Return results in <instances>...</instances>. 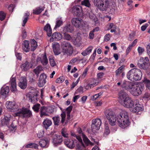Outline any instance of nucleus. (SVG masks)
Here are the masks:
<instances>
[{
    "label": "nucleus",
    "mask_w": 150,
    "mask_h": 150,
    "mask_svg": "<svg viewBox=\"0 0 150 150\" xmlns=\"http://www.w3.org/2000/svg\"><path fill=\"white\" fill-rule=\"evenodd\" d=\"M64 80V77L63 76L60 77L56 80L57 83H60L63 82Z\"/></svg>",
    "instance_id": "5fc2aeb1"
},
{
    "label": "nucleus",
    "mask_w": 150,
    "mask_h": 150,
    "mask_svg": "<svg viewBox=\"0 0 150 150\" xmlns=\"http://www.w3.org/2000/svg\"><path fill=\"white\" fill-rule=\"evenodd\" d=\"M61 46L64 54L70 56L72 54L74 51L73 48L69 42L64 41L62 43Z\"/></svg>",
    "instance_id": "20e7f679"
},
{
    "label": "nucleus",
    "mask_w": 150,
    "mask_h": 150,
    "mask_svg": "<svg viewBox=\"0 0 150 150\" xmlns=\"http://www.w3.org/2000/svg\"><path fill=\"white\" fill-rule=\"evenodd\" d=\"M108 0H96V6L102 11H106L109 7Z\"/></svg>",
    "instance_id": "39448f33"
},
{
    "label": "nucleus",
    "mask_w": 150,
    "mask_h": 150,
    "mask_svg": "<svg viewBox=\"0 0 150 150\" xmlns=\"http://www.w3.org/2000/svg\"><path fill=\"white\" fill-rule=\"evenodd\" d=\"M143 99L144 100H148L150 99V94L147 92H146L143 96Z\"/></svg>",
    "instance_id": "3c124183"
},
{
    "label": "nucleus",
    "mask_w": 150,
    "mask_h": 150,
    "mask_svg": "<svg viewBox=\"0 0 150 150\" xmlns=\"http://www.w3.org/2000/svg\"><path fill=\"white\" fill-rule=\"evenodd\" d=\"M29 62L26 61L21 66V68L22 70L26 71L29 68Z\"/></svg>",
    "instance_id": "4c0bfd02"
},
{
    "label": "nucleus",
    "mask_w": 150,
    "mask_h": 150,
    "mask_svg": "<svg viewBox=\"0 0 150 150\" xmlns=\"http://www.w3.org/2000/svg\"><path fill=\"white\" fill-rule=\"evenodd\" d=\"M114 118L110 117V119H107L109 124L113 126L115 125L116 120L119 126L125 128L127 127L129 124V119L127 113L125 111H122L120 115H118L116 117L115 115L113 116Z\"/></svg>",
    "instance_id": "f257e3e1"
},
{
    "label": "nucleus",
    "mask_w": 150,
    "mask_h": 150,
    "mask_svg": "<svg viewBox=\"0 0 150 150\" xmlns=\"http://www.w3.org/2000/svg\"><path fill=\"white\" fill-rule=\"evenodd\" d=\"M48 141L44 139H41L39 142L40 146L41 147H44L47 144Z\"/></svg>",
    "instance_id": "37998d69"
},
{
    "label": "nucleus",
    "mask_w": 150,
    "mask_h": 150,
    "mask_svg": "<svg viewBox=\"0 0 150 150\" xmlns=\"http://www.w3.org/2000/svg\"><path fill=\"white\" fill-rule=\"evenodd\" d=\"M23 49L25 52H28L29 51L31 48L29 46V44L28 41L25 40L24 41L23 44Z\"/></svg>",
    "instance_id": "c85d7f7f"
},
{
    "label": "nucleus",
    "mask_w": 150,
    "mask_h": 150,
    "mask_svg": "<svg viewBox=\"0 0 150 150\" xmlns=\"http://www.w3.org/2000/svg\"><path fill=\"white\" fill-rule=\"evenodd\" d=\"M46 77L45 74H42L40 75L38 84L39 86L42 87L44 85L46 82Z\"/></svg>",
    "instance_id": "f3484780"
},
{
    "label": "nucleus",
    "mask_w": 150,
    "mask_h": 150,
    "mask_svg": "<svg viewBox=\"0 0 150 150\" xmlns=\"http://www.w3.org/2000/svg\"><path fill=\"white\" fill-rule=\"evenodd\" d=\"M82 11L81 7L79 5H76L72 7V12L76 16H81Z\"/></svg>",
    "instance_id": "ddd939ff"
},
{
    "label": "nucleus",
    "mask_w": 150,
    "mask_h": 150,
    "mask_svg": "<svg viewBox=\"0 0 150 150\" xmlns=\"http://www.w3.org/2000/svg\"><path fill=\"white\" fill-rule=\"evenodd\" d=\"M76 139L79 142V143H77L76 145L77 149H81L82 148L85 147L86 146H88L86 145L85 144V145L83 144L80 136L76 137Z\"/></svg>",
    "instance_id": "393cba45"
},
{
    "label": "nucleus",
    "mask_w": 150,
    "mask_h": 150,
    "mask_svg": "<svg viewBox=\"0 0 150 150\" xmlns=\"http://www.w3.org/2000/svg\"><path fill=\"white\" fill-rule=\"evenodd\" d=\"M6 16L5 14L3 11L0 12V20L3 21L4 20Z\"/></svg>",
    "instance_id": "6e6d98bb"
},
{
    "label": "nucleus",
    "mask_w": 150,
    "mask_h": 150,
    "mask_svg": "<svg viewBox=\"0 0 150 150\" xmlns=\"http://www.w3.org/2000/svg\"><path fill=\"white\" fill-rule=\"evenodd\" d=\"M49 59L50 65L52 67H54L56 65V63L54 61L53 56H49Z\"/></svg>",
    "instance_id": "a18cd8bd"
},
{
    "label": "nucleus",
    "mask_w": 150,
    "mask_h": 150,
    "mask_svg": "<svg viewBox=\"0 0 150 150\" xmlns=\"http://www.w3.org/2000/svg\"><path fill=\"white\" fill-rule=\"evenodd\" d=\"M27 83L25 77H21L20 79V82L18 86L21 89H25L27 86Z\"/></svg>",
    "instance_id": "2eb2a0df"
},
{
    "label": "nucleus",
    "mask_w": 150,
    "mask_h": 150,
    "mask_svg": "<svg viewBox=\"0 0 150 150\" xmlns=\"http://www.w3.org/2000/svg\"><path fill=\"white\" fill-rule=\"evenodd\" d=\"M110 35L109 34H106L104 37V40L106 42H107L110 40Z\"/></svg>",
    "instance_id": "680f3d73"
},
{
    "label": "nucleus",
    "mask_w": 150,
    "mask_h": 150,
    "mask_svg": "<svg viewBox=\"0 0 150 150\" xmlns=\"http://www.w3.org/2000/svg\"><path fill=\"white\" fill-rule=\"evenodd\" d=\"M78 132L79 133L81 134V136L83 138V141L86 145H88L89 144L93 145V143H91L88 138L82 133V131L81 128L78 129Z\"/></svg>",
    "instance_id": "dca6fc26"
},
{
    "label": "nucleus",
    "mask_w": 150,
    "mask_h": 150,
    "mask_svg": "<svg viewBox=\"0 0 150 150\" xmlns=\"http://www.w3.org/2000/svg\"><path fill=\"white\" fill-rule=\"evenodd\" d=\"M47 108L45 106L41 107L40 109V116L42 117L44 116L48 115V114L46 112Z\"/></svg>",
    "instance_id": "473e14b6"
},
{
    "label": "nucleus",
    "mask_w": 150,
    "mask_h": 150,
    "mask_svg": "<svg viewBox=\"0 0 150 150\" xmlns=\"http://www.w3.org/2000/svg\"><path fill=\"white\" fill-rule=\"evenodd\" d=\"M137 50L139 55H141L144 52V49L141 47H139L137 49Z\"/></svg>",
    "instance_id": "4d7b16f0"
},
{
    "label": "nucleus",
    "mask_w": 150,
    "mask_h": 150,
    "mask_svg": "<svg viewBox=\"0 0 150 150\" xmlns=\"http://www.w3.org/2000/svg\"><path fill=\"white\" fill-rule=\"evenodd\" d=\"M128 106L126 108H130V110L133 112H138L142 109V105L137 101L135 102L131 100L128 104Z\"/></svg>",
    "instance_id": "423d86ee"
},
{
    "label": "nucleus",
    "mask_w": 150,
    "mask_h": 150,
    "mask_svg": "<svg viewBox=\"0 0 150 150\" xmlns=\"http://www.w3.org/2000/svg\"><path fill=\"white\" fill-rule=\"evenodd\" d=\"M143 82L145 84L146 88L150 90V80L147 79H144Z\"/></svg>",
    "instance_id": "c03bdc74"
},
{
    "label": "nucleus",
    "mask_w": 150,
    "mask_h": 150,
    "mask_svg": "<svg viewBox=\"0 0 150 150\" xmlns=\"http://www.w3.org/2000/svg\"><path fill=\"white\" fill-rule=\"evenodd\" d=\"M64 143L66 146L70 149L73 148L75 146L74 141L70 140L69 139H66L64 140Z\"/></svg>",
    "instance_id": "aec40b11"
},
{
    "label": "nucleus",
    "mask_w": 150,
    "mask_h": 150,
    "mask_svg": "<svg viewBox=\"0 0 150 150\" xmlns=\"http://www.w3.org/2000/svg\"><path fill=\"white\" fill-rule=\"evenodd\" d=\"M89 38L91 39H93L94 38V30L91 31L89 34Z\"/></svg>",
    "instance_id": "0e129e2a"
},
{
    "label": "nucleus",
    "mask_w": 150,
    "mask_h": 150,
    "mask_svg": "<svg viewBox=\"0 0 150 150\" xmlns=\"http://www.w3.org/2000/svg\"><path fill=\"white\" fill-rule=\"evenodd\" d=\"M87 71L88 70L87 69H85L82 74V75L81 77L82 78H84L86 76L87 74Z\"/></svg>",
    "instance_id": "774afa93"
},
{
    "label": "nucleus",
    "mask_w": 150,
    "mask_h": 150,
    "mask_svg": "<svg viewBox=\"0 0 150 150\" xmlns=\"http://www.w3.org/2000/svg\"><path fill=\"white\" fill-rule=\"evenodd\" d=\"M101 122L99 118L96 119L94 120V129L98 131L100 128Z\"/></svg>",
    "instance_id": "7c9ffc66"
},
{
    "label": "nucleus",
    "mask_w": 150,
    "mask_h": 150,
    "mask_svg": "<svg viewBox=\"0 0 150 150\" xmlns=\"http://www.w3.org/2000/svg\"><path fill=\"white\" fill-rule=\"evenodd\" d=\"M42 70V67L41 66H38L34 70V72L37 75H38L40 73L41 71Z\"/></svg>",
    "instance_id": "79ce46f5"
},
{
    "label": "nucleus",
    "mask_w": 150,
    "mask_h": 150,
    "mask_svg": "<svg viewBox=\"0 0 150 150\" xmlns=\"http://www.w3.org/2000/svg\"><path fill=\"white\" fill-rule=\"evenodd\" d=\"M72 30V26L69 24H67L63 28V31L64 32H71Z\"/></svg>",
    "instance_id": "58836bf2"
},
{
    "label": "nucleus",
    "mask_w": 150,
    "mask_h": 150,
    "mask_svg": "<svg viewBox=\"0 0 150 150\" xmlns=\"http://www.w3.org/2000/svg\"><path fill=\"white\" fill-rule=\"evenodd\" d=\"M83 88L81 86H80L77 89V91L79 93H83Z\"/></svg>",
    "instance_id": "e2e57ef3"
},
{
    "label": "nucleus",
    "mask_w": 150,
    "mask_h": 150,
    "mask_svg": "<svg viewBox=\"0 0 150 150\" xmlns=\"http://www.w3.org/2000/svg\"><path fill=\"white\" fill-rule=\"evenodd\" d=\"M62 142V137L61 136L55 135L53 138L52 142L55 146L60 144Z\"/></svg>",
    "instance_id": "4468645a"
},
{
    "label": "nucleus",
    "mask_w": 150,
    "mask_h": 150,
    "mask_svg": "<svg viewBox=\"0 0 150 150\" xmlns=\"http://www.w3.org/2000/svg\"><path fill=\"white\" fill-rule=\"evenodd\" d=\"M144 88L143 85L133 86L132 88L129 90L130 93L134 96H138L142 93Z\"/></svg>",
    "instance_id": "1a4fd4ad"
},
{
    "label": "nucleus",
    "mask_w": 150,
    "mask_h": 150,
    "mask_svg": "<svg viewBox=\"0 0 150 150\" xmlns=\"http://www.w3.org/2000/svg\"><path fill=\"white\" fill-rule=\"evenodd\" d=\"M119 102L122 105L126 107L132 100L127 93L124 91H121L118 94Z\"/></svg>",
    "instance_id": "7ed1b4c3"
},
{
    "label": "nucleus",
    "mask_w": 150,
    "mask_h": 150,
    "mask_svg": "<svg viewBox=\"0 0 150 150\" xmlns=\"http://www.w3.org/2000/svg\"><path fill=\"white\" fill-rule=\"evenodd\" d=\"M61 117V123L62 124H63L65 120L66 117V113L64 112H62L60 115Z\"/></svg>",
    "instance_id": "09e8293b"
},
{
    "label": "nucleus",
    "mask_w": 150,
    "mask_h": 150,
    "mask_svg": "<svg viewBox=\"0 0 150 150\" xmlns=\"http://www.w3.org/2000/svg\"><path fill=\"white\" fill-rule=\"evenodd\" d=\"M6 105L7 108L10 111L13 112H18L19 109L15 102L7 101L6 102Z\"/></svg>",
    "instance_id": "9d476101"
},
{
    "label": "nucleus",
    "mask_w": 150,
    "mask_h": 150,
    "mask_svg": "<svg viewBox=\"0 0 150 150\" xmlns=\"http://www.w3.org/2000/svg\"><path fill=\"white\" fill-rule=\"evenodd\" d=\"M72 108V106L70 105L66 109L67 114V118L68 120H69L70 119V113Z\"/></svg>",
    "instance_id": "a19ab883"
},
{
    "label": "nucleus",
    "mask_w": 150,
    "mask_h": 150,
    "mask_svg": "<svg viewBox=\"0 0 150 150\" xmlns=\"http://www.w3.org/2000/svg\"><path fill=\"white\" fill-rule=\"evenodd\" d=\"M71 22L72 24L77 28L83 26L84 23L82 19L79 18H73L71 20Z\"/></svg>",
    "instance_id": "9b49d317"
},
{
    "label": "nucleus",
    "mask_w": 150,
    "mask_h": 150,
    "mask_svg": "<svg viewBox=\"0 0 150 150\" xmlns=\"http://www.w3.org/2000/svg\"><path fill=\"white\" fill-rule=\"evenodd\" d=\"M37 62L40 61L44 65H46L48 63V60L45 54L43 55L41 57H38L37 59Z\"/></svg>",
    "instance_id": "6ab92c4d"
},
{
    "label": "nucleus",
    "mask_w": 150,
    "mask_h": 150,
    "mask_svg": "<svg viewBox=\"0 0 150 150\" xmlns=\"http://www.w3.org/2000/svg\"><path fill=\"white\" fill-rule=\"evenodd\" d=\"M110 131L109 129V127L107 125H105V129L104 132V135L106 136L110 133Z\"/></svg>",
    "instance_id": "de8ad7c7"
},
{
    "label": "nucleus",
    "mask_w": 150,
    "mask_h": 150,
    "mask_svg": "<svg viewBox=\"0 0 150 150\" xmlns=\"http://www.w3.org/2000/svg\"><path fill=\"white\" fill-rule=\"evenodd\" d=\"M15 7V5L13 4H11L8 6V9L10 12H12L13 11Z\"/></svg>",
    "instance_id": "13d9d810"
},
{
    "label": "nucleus",
    "mask_w": 150,
    "mask_h": 150,
    "mask_svg": "<svg viewBox=\"0 0 150 150\" xmlns=\"http://www.w3.org/2000/svg\"><path fill=\"white\" fill-rule=\"evenodd\" d=\"M64 38L68 40H70L71 39V36L69 34L66 33L64 34Z\"/></svg>",
    "instance_id": "864d4df0"
},
{
    "label": "nucleus",
    "mask_w": 150,
    "mask_h": 150,
    "mask_svg": "<svg viewBox=\"0 0 150 150\" xmlns=\"http://www.w3.org/2000/svg\"><path fill=\"white\" fill-rule=\"evenodd\" d=\"M52 119L55 125L58 126L59 125L60 120V117L58 116H54L52 117Z\"/></svg>",
    "instance_id": "ea45409f"
},
{
    "label": "nucleus",
    "mask_w": 150,
    "mask_h": 150,
    "mask_svg": "<svg viewBox=\"0 0 150 150\" xmlns=\"http://www.w3.org/2000/svg\"><path fill=\"white\" fill-rule=\"evenodd\" d=\"M31 49L32 51H34L36 48L37 46V43L36 41L34 39L31 40L30 41Z\"/></svg>",
    "instance_id": "f704fd0d"
},
{
    "label": "nucleus",
    "mask_w": 150,
    "mask_h": 150,
    "mask_svg": "<svg viewBox=\"0 0 150 150\" xmlns=\"http://www.w3.org/2000/svg\"><path fill=\"white\" fill-rule=\"evenodd\" d=\"M102 104V102L101 101L94 102V106L96 107H99L101 106Z\"/></svg>",
    "instance_id": "69168bd1"
},
{
    "label": "nucleus",
    "mask_w": 150,
    "mask_h": 150,
    "mask_svg": "<svg viewBox=\"0 0 150 150\" xmlns=\"http://www.w3.org/2000/svg\"><path fill=\"white\" fill-rule=\"evenodd\" d=\"M38 145L37 144L33 143H30L28 144L26 147L28 148L36 149L38 148Z\"/></svg>",
    "instance_id": "49530a36"
},
{
    "label": "nucleus",
    "mask_w": 150,
    "mask_h": 150,
    "mask_svg": "<svg viewBox=\"0 0 150 150\" xmlns=\"http://www.w3.org/2000/svg\"><path fill=\"white\" fill-rule=\"evenodd\" d=\"M62 35L60 33L55 32L52 34L50 40H52V39L55 40H59L62 38Z\"/></svg>",
    "instance_id": "5701e85b"
},
{
    "label": "nucleus",
    "mask_w": 150,
    "mask_h": 150,
    "mask_svg": "<svg viewBox=\"0 0 150 150\" xmlns=\"http://www.w3.org/2000/svg\"><path fill=\"white\" fill-rule=\"evenodd\" d=\"M32 115V112L30 110L23 108L21 109L19 108L18 112H15L14 115L15 117L22 116L25 118L30 117Z\"/></svg>",
    "instance_id": "6e6552de"
},
{
    "label": "nucleus",
    "mask_w": 150,
    "mask_h": 150,
    "mask_svg": "<svg viewBox=\"0 0 150 150\" xmlns=\"http://www.w3.org/2000/svg\"><path fill=\"white\" fill-rule=\"evenodd\" d=\"M10 82L11 84V90L12 92H15L17 90L16 78L14 77L12 78L11 79Z\"/></svg>",
    "instance_id": "a211bd4d"
},
{
    "label": "nucleus",
    "mask_w": 150,
    "mask_h": 150,
    "mask_svg": "<svg viewBox=\"0 0 150 150\" xmlns=\"http://www.w3.org/2000/svg\"><path fill=\"white\" fill-rule=\"evenodd\" d=\"M10 120V116H5L4 118L1 120V124L2 126H8Z\"/></svg>",
    "instance_id": "b1692460"
},
{
    "label": "nucleus",
    "mask_w": 150,
    "mask_h": 150,
    "mask_svg": "<svg viewBox=\"0 0 150 150\" xmlns=\"http://www.w3.org/2000/svg\"><path fill=\"white\" fill-rule=\"evenodd\" d=\"M61 133L62 135L65 137H67L68 136V134L63 129L62 130Z\"/></svg>",
    "instance_id": "bf43d9fd"
},
{
    "label": "nucleus",
    "mask_w": 150,
    "mask_h": 150,
    "mask_svg": "<svg viewBox=\"0 0 150 150\" xmlns=\"http://www.w3.org/2000/svg\"><path fill=\"white\" fill-rule=\"evenodd\" d=\"M35 93H31L30 92L29 94L30 95V98L29 99V100L31 103H34L38 100L37 99V96L38 95V94L35 93Z\"/></svg>",
    "instance_id": "cd10ccee"
},
{
    "label": "nucleus",
    "mask_w": 150,
    "mask_h": 150,
    "mask_svg": "<svg viewBox=\"0 0 150 150\" xmlns=\"http://www.w3.org/2000/svg\"><path fill=\"white\" fill-rule=\"evenodd\" d=\"M52 48L53 52L55 55H57L60 54V46L58 43L53 44L52 45Z\"/></svg>",
    "instance_id": "a878e982"
},
{
    "label": "nucleus",
    "mask_w": 150,
    "mask_h": 150,
    "mask_svg": "<svg viewBox=\"0 0 150 150\" xmlns=\"http://www.w3.org/2000/svg\"><path fill=\"white\" fill-rule=\"evenodd\" d=\"M81 5L88 7L90 6V4L88 0H83L81 2Z\"/></svg>",
    "instance_id": "8fccbe9b"
},
{
    "label": "nucleus",
    "mask_w": 150,
    "mask_h": 150,
    "mask_svg": "<svg viewBox=\"0 0 150 150\" xmlns=\"http://www.w3.org/2000/svg\"><path fill=\"white\" fill-rule=\"evenodd\" d=\"M63 24V22L62 18H56L54 29L59 28Z\"/></svg>",
    "instance_id": "2f4dec72"
},
{
    "label": "nucleus",
    "mask_w": 150,
    "mask_h": 150,
    "mask_svg": "<svg viewBox=\"0 0 150 150\" xmlns=\"http://www.w3.org/2000/svg\"><path fill=\"white\" fill-rule=\"evenodd\" d=\"M142 76V74L141 71L136 68L132 69L127 74L128 79L133 81L140 80Z\"/></svg>",
    "instance_id": "f03ea898"
},
{
    "label": "nucleus",
    "mask_w": 150,
    "mask_h": 150,
    "mask_svg": "<svg viewBox=\"0 0 150 150\" xmlns=\"http://www.w3.org/2000/svg\"><path fill=\"white\" fill-rule=\"evenodd\" d=\"M146 49L147 53L150 58V43L147 45Z\"/></svg>",
    "instance_id": "052dcab7"
},
{
    "label": "nucleus",
    "mask_w": 150,
    "mask_h": 150,
    "mask_svg": "<svg viewBox=\"0 0 150 150\" xmlns=\"http://www.w3.org/2000/svg\"><path fill=\"white\" fill-rule=\"evenodd\" d=\"M105 115L107 119H110V117L114 118L113 117L114 115V113L112 110L110 109H107L105 112Z\"/></svg>",
    "instance_id": "c756f323"
},
{
    "label": "nucleus",
    "mask_w": 150,
    "mask_h": 150,
    "mask_svg": "<svg viewBox=\"0 0 150 150\" xmlns=\"http://www.w3.org/2000/svg\"><path fill=\"white\" fill-rule=\"evenodd\" d=\"M93 49L92 46H89L85 50L81 53L82 54L83 56H86L91 52Z\"/></svg>",
    "instance_id": "e433bc0d"
},
{
    "label": "nucleus",
    "mask_w": 150,
    "mask_h": 150,
    "mask_svg": "<svg viewBox=\"0 0 150 150\" xmlns=\"http://www.w3.org/2000/svg\"><path fill=\"white\" fill-rule=\"evenodd\" d=\"M134 83L129 81H124L121 85V87L125 90H129L132 88Z\"/></svg>",
    "instance_id": "f8f14e48"
},
{
    "label": "nucleus",
    "mask_w": 150,
    "mask_h": 150,
    "mask_svg": "<svg viewBox=\"0 0 150 150\" xmlns=\"http://www.w3.org/2000/svg\"><path fill=\"white\" fill-rule=\"evenodd\" d=\"M137 65L141 69L146 70L149 67V63L148 57H141L138 61Z\"/></svg>",
    "instance_id": "0eeeda50"
},
{
    "label": "nucleus",
    "mask_w": 150,
    "mask_h": 150,
    "mask_svg": "<svg viewBox=\"0 0 150 150\" xmlns=\"http://www.w3.org/2000/svg\"><path fill=\"white\" fill-rule=\"evenodd\" d=\"M40 104H36L34 105L32 107L33 110L36 112H38L40 106Z\"/></svg>",
    "instance_id": "603ef678"
},
{
    "label": "nucleus",
    "mask_w": 150,
    "mask_h": 150,
    "mask_svg": "<svg viewBox=\"0 0 150 150\" xmlns=\"http://www.w3.org/2000/svg\"><path fill=\"white\" fill-rule=\"evenodd\" d=\"M52 124L51 120L48 118H46L44 120L43 122V127L45 129H47Z\"/></svg>",
    "instance_id": "412c9836"
},
{
    "label": "nucleus",
    "mask_w": 150,
    "mask_h": 150,
    "mask_svg": "<svg viewBox=\"0 0 150 150\" xmlns=\"http://www.w3.org/2000/svg\"><path fill=\"white\" fill-rule=\"evenodd\" d=\"M44 30L46 32L47 35L48 36L50 37L51 36L52 34V30L51 28L50 25L49 24H47L44 26Z\"/></svg>",
    "instance_id": "bb28decb"
},
{
    "label": "nucleus",
    "mask_w": 150,
    "mask_h": 150,
    "mask_svg": "<svg viewBox=\"0 0 150 150\" xmlns=\"http://www.w3.org/2000/svg\"><path fill=\"white\" fill-rule=\"evenodd\" d=\"M30 14V13L28 11H27L24 13V16L23 17V23L22 24V25L23 26H24L26 23H27L28 19V17L29 16Z\"/></svg>",
    "instance_id": "72a5a7b5"
},
{
    "label": "nucleus",
    "mask_w": 150,
    "mask_h": 150,
    "mask_svg": "<svg viewBox=\"0 0 150 150\" xmlns=\"http://www.w3.org/2000/svg\"><path fill=\"white\" fill-rule=\"evenodd\" d=\"M44 8L43 7H37L35 9L33 10V13L35 14L38 15L40 13L44 10Z\"/></svg>",
    "instance_id": "c9c22d12"
},
{
    "label": "nucleus",
    "mask_w": 150,
    "mask_h": 150,
    "mask_svg": "<svg viewBox=\"0 0 150 150\" xmlns=\"http://www.w3.org/2000/svg\"><path fill=\"white\" fill-rule=\"evenodd\" d=\"M148 24H146L142 26L141 27V30L142 31H144L146 29V28L148 26Z\"/></svg>",
    "instance_id": "338daca9"
},
{
    "label": "nucleus",
    "mask_w": 150,
    "mask_h": 150,
    "mask_svg": "<svg viewBox=\"0 0 150 150\" xmlns=\"http://www.w3.org/2000/svg\"><path fill=\"white\" fill-rule=\"evenodd\" d=\"M9 91V87L7 86H4L1 88L0 93L1 95L6 97Z\"/></svg>",
    "instance_id": "4be33fe9"
}]
</instances>
